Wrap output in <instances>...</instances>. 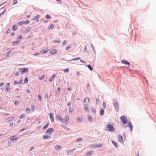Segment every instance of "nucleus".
<instances>
[{"instance_id":"obj_1","label":"nucleus","mask_w":156,"mask_h":156,"mask_svg":"<svg viewBox=\"0 0 156 156\" xmlns=\"http://www.w3.org/2000/svg\"><path fill=\"white\" fill-rule=\"evenodd\" d=\"M121 119L122 120V122L124 124H127L128 123V119L125 116H122L121 117Z\"/></svg>"},{"instance_id":"obj_2","label":"nucleus","mask_w":156,"mask_h":156,"mask_svg":"<svg viewBox=\"0 0 156 156\" xmlns=\"http://www.w3.org/2000/svg\"><path fill=\"white\" fill-rule=\"evenodd\" d=\"M54 129L53 128H49L46 132V134H50V135L54 131Z\"/></svg>"},{"instance_id":"obj_3","label":"nucleus","mask_w":156,"mask_h":156,"mask_svg":"<svg viewBox=\"0 0 156 156\" xmlns=\"http://www.w3.org/2000/svg\"><path fill=\"white\" fill-rule=\"evenodd\" d=\"M90 103V100L88 98L86 97L84 99V105H88Z\"/></svg>"},{"instance_id":"obj_4","label":"nucleus","mask_w":156,"mask_h":156,"mask_svg":"<svg viewBox=\"0 0 156 156\" xmlns=\"http://www.w3.org/2000/svg\"><path fill=\"white\" fill-rule=\"evenodd\" d=\"M107 127L108 128L110 131L113 132L114 130V128L113 126L111 125H107Z\"/></svg>"},{"instance_id":"obj_5","label":"nucleus","mask_w":156,"mask_h":156,"mask_svg":"<svg viewBox=\"0 0 156 156\" xmlns=\"http://www.w3.org/2000/svg\"><path fill=\"white\" fill-rule=\"evenodd\" d=\"M114 105L115 107V109L116 110L118 111L119 110V106L117 101H115L113 104Z\"/></svg>"},{"instance_id":"obj_6","label":"nucleus","mask_w":156,"mask_h":156,"mask_svg":"<svg viewBox=\"0 0 156 156\" xmlns=\"http://www.w3.org/2000/svg\"><path fill=\"white\" fill-rule=\"evenodd\" d=\"M49 115L50 116V119L51 120V122H54V120L53 114L52 113H50L49 114Z\"/></svg>"},{"instance_id":"obj_7","label":"nucleus","mask_w":156,"mask_h":156,"mask_svg":"<svg viewBox=\"0 0 156 156\" xmlns=\"http://www.w3.org/2000/svg\"><path fill=\"white\" fill-rule=\"evenodd\" d=\"M118 140L119 142L121 143H122L123 142V138L121 136L119 135L118 136Z\"/></svg>"},{"instance_id":"obj_8","label":"nucleus","mask_w":156,"mask_h":156,"mask_svg":"<svg viewBox=\"0 0 156 156\" xmlns=\"http://www.w3.org/2000/svg\"><path fill=\"white\" fill-rule=\"evenodd\" d=\"M57 119H58L61 121L62 122L64 121V119L62 117L60 116V115H57Z\"/></svg>"},{"instance_id":"obj_9","label":"nucleus","mask_w":156,"mask_h":156,"mask_svg":"<svg viewBox=\"0 0 156 156\" xmlns=\"http://www.w3.org/2000/svg\"><path fill=\"white\" fill-rule=\"evenodd\" d=\"M122 62V63L126 65H130V63L125 60H123Z\"/></svg>"},{"instance_id":"obj_10","label":"nucleus","mask_w":156,"mask_h":156,"mask_svg":"<svg viewBox=\"0 0 156 156\" xmlns=\"http://www.w3.org/2000/svg\"><path fill=\"white\" fill-rule=\"evenodd\" d=\"M69 120V116L68 115H66L65 118V122L66 123H67Z\"/></svg>"},{"instance_id":"obj_11","label":"nucleus","mask_w":156,"mask_h":156,"mask_svg":"<svg viewBox=\"0 0 156 156\" xmlns=\"http://www.w3.org/2000/svg\"><path fill=\"white\" fill-rule=\"evenodd\" d=\"M47 135H44L43 136V138L44 139H47L49 138L50 136V134H47Z\"/></svg>"},{"instance_id":"obj_12","label":"nucleus","mask_w":156,"mask_h":156,"mask_svg":"<svg viewBox=\"0 0 156 156\" xmlns=\"http://www.w3.org/2000/svg\"><path fill=\"white\" fill-rule=\"evenodd\" d=\"M94 153V151H90L87 152L86 154V156H90Z\"/></svg>"},{"instance_id":"obj_13","label":"nucleus","mask_w":156,"mask_h":156,"mask_svg":"<svg viewBox=\"0 0 156 156\" xmlns=\"http://www.w3.org/2000/svg\"><path fill=\"white\" fill-rule=\"evenodd\" d=\"M49 50L48 49H44L41 51V53L43 54H44L48 52Z\"/></svg>"},{"instance_id":"obj_14","label":"nucleus","mask_w":156,"mask_h":156,"mask_svg":"<svg viewBox=\"0 0 156 156\" xmlns=\"http://www.w3.org/2000/svg\"><path fill=\"white\" fill-rule=\"evenodd\" d=\"M57 51L56 49H53L51 50L50 52L52 54H54L56 53Z\"/></svg>"},{"instance_id":"obj_15","label":"nucleus","mask_w":156,"mask_h":156,"mask_svg":"<svg viewBox=\"0 0 156 156\" xmlns=\"http://www.w3.org/2000/svg\"><path fill=\"white\" fill-rule=\"evenodd\" d=\"M14 117H9V118H7L6 119V121L7 122H9V121H11V120H12V119H14Z\"/></svg>"},{"instance_id":"obj_16","label":"nucleus","mask_w":156,"mask_h":156,"mask_svg":"<svg viewBox=\"0 0 156 156\" xmlns=\"http://www.w3.org/2000/svg\"><path fill=\"white\" fill-rule=\"evenodd\" d=\"M28 71V69L26 68H24L23 69V70L22 71V73H24L27 72Z\"/></svg>"},{"instance_id":"obj_17","label":"nucleus","mask_w":156,"mask_h":156,"mask_svg":"<svg viewBox=\"0 0 156 156\" xmlns=\"http://www.w3.org/2000/svg\"><path fill=\"white\" fill-rule=\"evenodd\" d=\"M55 148L57 150H59L61 149L62 147L60 146L57 145L55 147Z\"/></svg>"},{"instance_id":"obj_18","label":"nucleus","mask_w":156,"mask_h":156,"mask_svg":"<svg viewBox=\"0 0 156 156\" xmlns=\"http://www.w3.org/2000/svg\"><path fill=\"white\" fill-rule=\"evenodd\" d=\"M77 120L79 122H81L82 121V118L81 117H78Z\"/></svg>"},{"instance_id":"obj_19","label":"nucleus","mask_w":156,"mask_h":156,"mask_svg":"<svg viewBox=\"0 0 156 156\" xmlns=\"http://www.w3.org/2000/svg\"><path fill=\"white\" fill-rule=\"evenodd\" d=\"M104 111L102 108H101L100 111V114L101 115H104Z\"/></svg>"},{"instance_id":"obj_20","label":"nucleus","mask_w":156,"mask_h":156,"mask_svg":"<svg viewBox=\"0 0 156 156\" xmlns=\"http://www.w3.org/2000/svg\"><path fill=\"white\" fill-rule=\"evenodd\" d=\"M25 23V22L24 21H21L18 23V25L19 26H20L22 24H24Z\"/></svg>"},{"instance_id":"obj_21","label":"nucleus","mask_w":156,"mask_h":156,"mask_svg":"<svg viewBox=\"0 0 156 156\" xmlns=\"http://www.w3.org/2000/svg\"><path fill=\"white\" fill-rule=\"evenodd\" d=\"M129 127H130V130L131 131H132L133 130V126L131 122L129 123Z\"/></svg>"},{"instance_id":"obj_22","label":"nucleus","mask_w":156,"mask_h":156,"mask_svg":"<svg viewBox=\"0 0 156 156\" xmlns=\"http://www.w3.org/2000/svg\"><path fill=\"white\" fill-rule=\"evenodd\" d=\"M102 146H103V144H96L95 147L96 148H99V147H101Z\"/></svg>"},{"instance_id":"obj_23","label":"nucleus","mask_w":156,"mask_h":156,"mask_svg":"<svg viewBox=\"0 0 156 156\" xmlns=\"http://www.w3.org/2000/svg\"><path fill=\"white\" fill-rule=\"evenodd\" d=\"M87 105H85V107L84 109H85V111L86 112H88L89 111V110L88 107H87Z\"/></svg>"},{"instance_id":"obj_24","label":"nucleus","mask_w":156,"mask_h":156,"mask_svg":"<svg viewBox=\"0 0 156 156\" xmlns=\"http://www.w3.org/2000/svg\"><path fill=\"white\" fill-rule=\"evenodd\" d=\"M17 26L16 25H14L12 27V30H16L17 29Z\"/></svg>"},{"instance_id":"obj_25","label":"nucleus","mask_w":156,"mask_h":156,"mask_svg":"<svg viewBox=\"0 0 156 156\" xmlns=\"http://www.w3.org/2000/svg\"><path fill=\"white\" fill-rule=\"evenodd\" d=\"M54 27V26L53 24L50 25L48 27V28L49 30H51Z\"/></svg>"},{"instance_id":"obj_26","label":"nucleus","mask_w":156,"mask_h":156,"mask_svg":"<svg viewBox=\"0 0 156 156\" xmlns=\"http://www.w3.org/2000/svg\"><path fill=\"white\" fill-rule=\"evenodd\" d=\"M88 120L90 122H91L92 121V117L91 116L88 115Z\"/></svg>"},{"instance_id":"obj_27","label":"nucleus","mask_w":156,"mask_h":156,"mask_svg":"<svg viewBox=\"0 0 156 156\" xmlns=\"http://www.w3.org/2000/svg\"><path fill=\"white\" fill-rule=\"evenodd\" d=\"M40 17H41L40 15H37V16H35V17L33 19V20H36V19H39V18Z\"/></svg>"},{"instance_id":"obj_28","label":"nucleus","mask_w":156,"mask_h":156,"mask_svg":"<svg viewBox=\"0 0 156 156\" xmlns=\"http://www.w3.org/2000/svg\"><path fill=\"white\" fill-rule=\"evenodd\" d=\"M25 114H23L19 117V118L22 119L24 118L25 117Z\"/></svg>"},{"instance_id":"obj_29","label":"nucleus","mask_w":156,"mask_h":156,"mask_svg":"<svg viewBox=\"0 0 156 156\" xmlns=\"http://www.w3.org/2000/svg\"><path fill=\"white\" fill-rule=\"evenodd\" d=\"M112 142L113 144L116 147H117V143L116 142H115V141H113V140H112Z\"/></svg>"},{"instance_id":"obj_30","label":"nucleus","mask_w":156,"mask_h":156,"mask_svg":"<svg viewBox=\"0 0 156 156\" xmlns=\"http://www.w3.org/2000/svg\"><path fill=\"white\" fill-rule=\"evenodd\" d=\"M20 42V41H18L13 42V43L14 44V45H17L19 44Z\"/></svg>"},{"instance_id":"obj_31","label":"nucleus","mask_w":156,"mask_h":156,"mask_svg":"<svg viewBox=\"0 0 156 156\" xmlns=\"http://www.w3.org/2000/svg\"><path fill=\"white\" fill-rule=\"evenodd\" d=\"M66 44V40H65L62 43V46H65Z\"/></svg>"},{"instance_id":"obj_32","label":"nucleus","mask_w":156,"mask_h":156,"mask_svg":"<svg viewBox=\"0 0 156 156\" xmlns=\"http://www.w3.org/2000/svg\"><path fill=\"white\" fill-rule=\"evenodd\" d=\"M92 110L93 113L94 114H95L96 113V109L94 108H92Z\"/></svg>"},{"instance_id":"obj_33","label":"nucleus","mask_w":156,"mask_h":156,"mask_svg":"<svg viewBox=\"0 0 156 156\" xmlns=\"http://www.w3.org/2000/svg\"><path fill=\"white\" fill-rule=\"evenodd\" d=\"M31 29V27H29L27 28V31L28 32H29L30 31Z\"/></svg>"},{"instance_id":"obj_34","label":"nucleus","mask_w":156,"mask_h":156,"mask_svg":"<svg viewBox=\"0 0 156 156\" xmlns=\"http://www.w3.org/2000/svg\"><path fill=\"white\" fill-rule=\"evenodd\" d=\"M45 18L47 19H50L51 18V17L49 15H47L45 16Z\"/></svg>"},{"instance_id":"obj_35","label":"nucleus","mask_w":156,"mask_h":156,"mask_svg":"<svg viewBox=\"0 0 156 156\" xmlns=\"http://www.w3.org/2000/svg\"><path fill=\"white\" fill-rule=\"evenodd\" d=\"M87 67L88 68L91 70L92 71L93 70V68L90 65H88L87 66Z\"/></svg>"},{"instance_id":"obj_36","label":"nucleus","mask_w":156,"mask_h":156,"mask_svg":"<svg viewBox=\"0 0 156 156\" xmlns=\"http://www.w3.org/2000/svg\"><path fill=\"white\" fill-rule=\"evenodd\" d=\"M48 124H47L46 125L43 127V129H44L47 128L48 127Z\"/></svg>"},{"instance_id":"obj_37","label":"nucleus","mask_w":156,"mask_h":156,"mask_svg":"<svg viewBox=\"0 0 156 156\" xmlns=\"http://www.w3.org/2000/svg\"><path fill=\"white\" fill-rule=\"evenodd\" d=\"M71 47V45H68L66 48V50H69Z\"/></svg>"},{"instance_id":"obj_38","label":"nucleus","mask_w":156,"mask_h":156,"mask_svg":"<svg viewBox=\"0 0 156 156\" xmlns=\"http://www.w3.org/2000/svg\"><path fill=\"white\" fill-rule=\"evenodd\" d=\"M73 108H69V113H70V112H72L73 111Z\"/></svg>"},{"instance_id":"obj_39","label":"nucleus","mask_w":156,"mask_h":156,"mask_svg":"<svg viewBox=\"0 0 156 156\" xmlns=\"http://www.w3.org/2000/svg\"><path fill=\"white\" fill-rule=\"evenodd\" d=\"M82 139L81 138H79L76 140V142H78L80 141H82Z\"/></svg>"},{"instance_id":"obj_40","label":"nucleus","mask_w":156,"mask_h":156,"mask_svg":"<svg viewBox=\"0 0 156 156\" xmlns=\"http://www.w3.org/2000/svg\"><path fill=\"white\" fill-rule=\"evenodd\" d=\"M10 90V88L9 87H7L5 90L6 91H8Z\"/></svg>"},{"instance_id":"obj_41","label":"nucleus","mask_w":156,"mask_h":156,"mask_svg":"<svg viewBox=\"0 0 156 156\" xmlns=\"http://www.w3.org/2000/svg\"><path fill=\"white\" fill-rule=\"evenodd\" d=\"M44 77V75H43L41 77H39L38 78V79L40 80H42Z\"/></svg>"},{"instance_id":"obj_42","label":"nucleus","mask_w":156,"mask_h":156,"mask_svg":"<svg viewBox=\"0 0 156 156\" xmlns=\"http://www.w3.org/2000/svg\"><path fill=\"white\" fill-rule=\"evenodd\" d=\"M24 82L26 83H27L28 82V80L27 79V78L26 77V78L24 80Z\"/></svg>"},{"instance_id":"obj_43","label":"nucleus","mask_w":156,"mask_h":156,"mask_svg":"<svg viewBox=\"0 0 156 156\" xmlns=\"http://www.w3.org/2000/svg\"><path fill=\"white\" fill-rule=\"evenodd\" d=\"M80 59V58H73L72 59L73 60H77Z\"/></svg>"},{"instance_id":"obj_44","label":"nucleus","mask_w":156,"mask_h":156,"mask_svg":"<svg viewBox=\"0 0 156 156\" xmlns=\"http://www.w3.org/2000/svg\"><path fill=\"white\" fill-rule=\"evenodd\" d=\"M17 3V0H13V4L14 5L16 4Z\"/></svg>"},{"instance_id":"obj_45","label":"nucleus","mask_w":156,"mask_h":156,"mask_svg":"<svg viewBox=\"0 0 156 156\" xmlns=\"http://www.w3.org/2000/svg\"><path fill=\"white\" fill-rule=\"evenodd\" d=\"M103 106L104 108H106V104L104 102H103Z\"/></svg>"},{"instance_id":"obj_46","label":"nucleus","mask_w":156,"mask_h":156,"mask_svg":"<svg viewBox=\"0 0 156 156\" xmlns=\"http://www.w3.org/2000/svg\"><path fill=\"white\" fill-rule=\"evenodd\" d=\"M64 72H69V69L68 68L64 69Z\"/></svg>"},{"instance_id":"obj_47","label":"nucleus","mask_w":156,"mask_h":156,"mask_svg":"<svg viewBox=\"0 0 156 156\" xmlns=\"http://www.w3.org/2000/svg\"><path fill=\"white\" fill-rule=\"evenodd\" d=\"M27 112H28L29 113H30V109L28 108H27L26 109Z\"/></svg>"},{"instance_id":"obj_48","label":"nucleus","mask_w":156,"mask_h":156,"mask_svg":"<svg viewBox=\"0 0 156 156\" xmlns=\"http://www.w3.org/2000/svg\"><path fill=\"white\" fill-rule=\"evenodd\" d=\"M38 97L39 98V99L40 101H41L42 99L40 95H38Z\"/></svg>"},{"instance_id":"obj_49","label":"nucleus","mask_w":156,"mask_h":156,"mask_svg":"<svg viewBox=\"0 0 156 156\" xmlns=\"http://www.w3.org/2000/svg\"><path fill=\"white\" fill-rule=\"evenodd\" d=\"M22 38V35H20V36L18 37L17 38L18 39H21Z\"/></svg>"},{"instance_id":"obj_50","label":"nucleus","mask_w":156,"mask_h":156,"mask_svg":"<svg viewBox=\"0 0 156 156\" xmlns=\"http://www.w3.org/2000/svg\"><path fill=\"white\" fill-rule=\"evenodd\" d=\"M53 42L54 43H56V42L60 43L61 42V41H56V40H54L53 41Z\"/></svg>"},{"instance_id":"obj_51","label":"nucleus","mask_w":156,"mask_h":156,"mask_svg":"<svg viewBox=\"0 0 156 156\" xmlns=\"http://www.w3.org/2000/svg\"><path fill=\"white\" fill-rule=\"evenodd\" d=\"M31 107L32 110H33L34 108V106L33 105H31Z\"/></svg>"},{"instance_id":"obj_52","label":"nucleus","mask_w":156,"mask_h":156,"mask_svg":"<svg viewBox=\"0 0 156 156\" xmlns=\"http://www.w3.org/2000/svg\"><path fill=\"white\" fill-rule=\"evenodd\" d=\"M96 103H98L99 102V100L98 98H97L96 100Z\"/></svg>"},{"instance_id":"obj_53","label":"nucleus","mask_w":156,"mask_h":156,"mask_svg":"<svg viewBox=\"0 0 156 156\" xmlns=\"http://www.w3.org/2000/svg\"><path fill=\"white\" fill-rule=\"evenodd\" d=\"M19 83V82L17 81H15L14 82V83L15 84H18Z\"/></svg>"},{"instance_id":"obj_54","label":"nucleus","mask_w":156,"mask_h":156,"mask_svg":"<svg viewBox=\"0 0 156 156\" xmlns=\"http://www.w3.org/2000/svg\"><path fill=\"white\" fill-rule=\"evenodd\" d=\"M4 85V83H0V86L2 87Z\"/></svg>"},{"instance_id":"obj_55","label":"nucleus","mask_w":156,"mask_h":156,"mask_svg":"<svg viewBox=\"0 0 156 156\" xmlns=\"http://www.w3.org/2000/svg\"><path fill=\"white\" fill-rule=\"evenodd\" d=\"M11 52V51H8L7 53V54L9 55L10 54V53Z\"/></svg>"},{"instance_id":"obj_56","label":"nucleus","mask_w":156,"mask_h":156,"mask_svg":"<svg viewBox=\"0 0 156 156\" xmlns=\"http://www.w3.org/2000/svg\"><path fill=\"white\" fill-rule=\"evenodd\" d=\"M18 103H19L18 101H15V102H14V104L15 105H16L17 104H18Z\"/></svg>"},{"instance_id":"obj_57","label":"nucleus","mask_w":156,"mask_h":156,"mask_svg":"<svg viewBox=\"0 0 156 156\" xmlns=\"http://www.w3.org/2000/svg\"><path fill=\"white\" fill-rule=\"evenodd\" d=\"M27 24H28L30 23V21L29 20H27L25 22Z\"/></svg>"},{"instance_id":"obj_58","label":"nucleus","mask_w":156,"mask_h":156,"mask_svg":"<svg viewBox=\"0 0 156 156\" xmlns=\"http://www.w3.org/2000/svg\"><path fill=\"white\" fill-rule=\"evenodd\" d=\"M55 77V74H53L52 75V78H54Z\"/></svg>"},{"instance_id":"obj_59","label":"nucleus","mask_w":156,"mask_h":156,"mask_svg":"<svg viewBox=\"0 0 156 156\" xmlns=\"http://www.w3.org/2000/svg\"><path fill=\"white\" fill-rule=\"evenodd\" d=\"M13 124V123H10L9 124V126H12Z\"/></svg>"},{"instance_id":"obj_60","label":"nucleus","mask_w":156,"mask_h":156,"mask_svg":"<svg viewBox=\"0 0 156 156\" xmlns=\"http://www.w3.org/2000/svg\"><path fill=\"white\" fill-rule=\"evenodd\" d=\"M60 87H58V91L59 92H60Z\"/></svg>"},{"instance_id":"obj_61","label":"nucleus","mask_w":156,"mask_h":156,"mask_svg":"<svg viewBox=\"0 0 156 156\" xmlns=\"http://www.w3.org/2000/svg\"><path fill=\"white\" fill-rule=\"evenodd\" d=\"M19 75V73L18 72H17L16 73V76H18Z\"/></svg>"},{"instance_id":"obj_62","label":"nucleus","mask_w":156,"mask_h":156,"mask_svg":"<svg viewBox=\"0 0 156 156\" xmlns=\"http://www.w3.org/2000/svg\"><path fill=\"white\" fill-rule=\"evenodd\" d=\"M71 105V102H69L68 103V105L70 106Z\"/></svg>"},{"instance_id":"obj_63","label":"nucleus","mask_w":156,"mask_h":156,"mask_svg":"<svg viewBox=\"0 0 156 156\" xmlns=\"http://www.w3.org/2000/svg\"><path fill=\"white\" fill-rule=\"evenodd\" d=\"M79 74H80V73H79V72H76V74L78 75V76H79Z\"/></svg>"},{"instance_id":"obj_64","label":"nucleus","mask_w":156,"mask_h":156,"mask_svg":"<svg viewBox=\"0 0 156 156\" xmlns=\"http://www.w3.org/2000/svg\"><path fill=\"white\" fill-rule=\"evenodd\" d=\"M11 34L12 35H13V36L14 35H15V33H14V32L12 33Z\"/></svg>"}]
</instances>
